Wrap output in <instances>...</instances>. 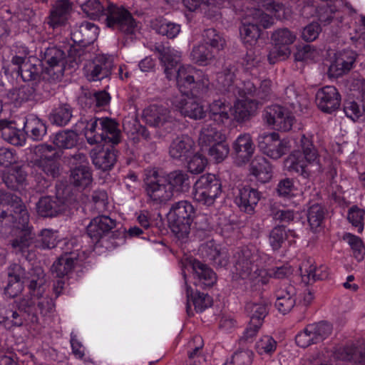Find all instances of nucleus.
<instances>
[{"label":"nucleus","instance_id":"f257e3e1","mask_svg":"<svg viewBox=\"0 0 365 365\" xmlns=\"http://www.w3.org/2000/svg\"><path fill=\"white\" fill-rule=\"evenodd\" d=\"M29 215L21 199L17 195L0 190V226L19 230L11 245L16 252H24L34 238L29 226Z\"/></svg>","mask_w":365,"mask_h":365},{"label":"nucleus","instance_id":"f03ea898","mask_svg":"<svg viewBox=\"0 0 365 365\" xmlns=\"http://www.w3.org/2000/svg\"><path fill=\"white\" fill-rule=\"evenodd\" d=\"M236 271L242 279L249 278L257 284H265L269 277L282 279L292 274L289 266L276 267L268 270L259 268L262 257L259 252L247 247H242L234 254Z\"/></svg>","mask_w":365,"mask_h":365},{"label":"nucleus","instance_id":"7ed1b4c3","mask_svg":"<svg viewBox=\"0 0 365 365\" xmlns=\"http://www.w3.org/2000/svg\"><path fill=\"white\" fill-rule=\"evenodd\" d=\"M242 91L237 95L234 105V117L238 122L245 121L254 115L259 104L270 100L273 96L272 83L264 79L259 83L257 79L243 81Z\"/></svg>","mask_w":365,"mask_h":365},{"label":"nucleus","instance_id":"20e7f679","mask_svg":"<svg viewBox=\"0 0 365 365\" xmlns=\"http://www.w3.org/2000/svg\"><path fill=\"white\" fill-rule=\"evenodd\" d=\"M286 165L289 172L304 178H308L312 172H322L321 156L314 145L312 135H302L299 150L287 158Z\"/></svg>","mask_w":365,"mask_h":365},{"label":"nucleus","instance_id":"39448f33","mask_svg":"<svg viewBox=\"0 0 365 365\" xmlns=\"http://www.w3.org/2000/svg\"><path fill=\"white\" fill-rule=\"evenodd\" d=\"M34 153L29 165L32 170L31 175L38 182L43 180L44 184H47L46 178L54 179L59 176L60 165L52 145L40 144L34 148Z\"/></svg>","mask_w":365,"mask_h":365},{"label":"nucleus","instance_id":"423d86ee","mask_svg":"<svg viewBox=\"0 0 365 365\" xmlns=\"http://www.w3.org/2000/svg\"><path fill=\"white\" fill-rule=\"evenodd\" d=\"M98 34V26L92 22L85 21L73 28L71 38L76 45L71 46L67 51L71 63L78 65L91 57L87 47L97 39Z\"/></svg>","mask_w":365,"mask_h":365},{"label":"nucleus","instance_id":"0eeeda50","mask_svg":"<svg viewBox=\"0 0 365 365\" xmlns=\"http://www.w3.org/2000/svg\"><path fill=\"white\" fill-rule=\"evenodd\" d=\"M195 215V208L187 200L174 203L168 215L169 227L179 239L187 237Z\"/></svg>","mask_w":365,"mask_h":365},{"label":"nucleus","instance_id":"6e6552de","mask_svg":"<svg viewBox=\"0 0 365 365\" xmlns=\"http://www.w3.org/2000/svg\"><path fill=\"white\" fill-rule=\"evenodd\" d=\"M143 187L148 201L153 205H165L174 196L165 175L155 169L146 170Z\"/></svg>","mask_w":365,"mask_h":365},{"label":"nucleus","instance_id":"1a4fd4ad","mask_svg":"<svg viewBox=\"0 0 365 365\" xmlns=\"http://www.w3.org/2000/svg\"><path fill=\"white\" fill-rule=\"evenodd\" d=\"M106 25L127 36H133L137 30V22L131 13L123 6L106 1L104 15Z\"/></svg>","mask_w":365,"mask_h":365},{"label":"nucleus","instance_id":"9d476101","mask_svg":"<svg viewBox=\"0 0 365 365\" xmlns=\"http://www.w3.org/2000/svg\"><path fill=\"white\" fill-rule=\"evenodd\" d=\"M66 53L56 46H49L43 51L42 65L43 80L51 81L61 78L64 72Z\"/></svg>","mask_w":365,"mask_h":365},{"label":"nucleus","instance_id":"9b49d317","mask_svg":"<svg viewBox=\"0 0 365 365\" xmlns=\"http://www.w3.org/2000/svg\"><path fill=\"white\" fill-rule=\"evenodd\" d=\"M222 192L220 180L213 174L201 175L194 184L193 198L195 201L210 206Z\"/></svg>","mask_w":365,"mask_h":365},{"label":"nucleus","instance_id":"f8f14e48","mask_svg":"<svg viewBox=\"0 0 365 365\" xmlns=\"http://www.w3.org/2000/svg\"><path fill=\"white\" fill-rule=\"evenodd\" d=\"M143 119L150 127L171 132L175 126V119L168 108L163 106L150 105L143 111Z\"/></svg>","mask_w":365,"mask_h":365},{"label":"nucleus","instance_id":"ddd939ff","mask_svg":"<svg viewBox=\"0 0 365 365\" xmlns=\"http://www.w3.org/2000/svg\"><path fill=\"white\" fill-rule=\"evenodd\" d=\"M31 296H26L19 302L20 311L26 313L29 322L31 323H38V315L46 316L51 313L54 308V302L49 297H38L34 294Z\"/></svg>","mask_w":365,"mask_h":365},{"label":"nucleus","instance_id":"4468645a","mask_svg":"<svg viewBox=\"0 0 365 365\" xmlns=\"http://www.w3.org/2000/svg\"><path fill=\"white\" fill-rule=\"evenodd\" d=\"M331 331L332 327L327 322H321L308 324L303 331L296 335L295 341L299 346L307 348L312 344L322 341L331 334Z\"/></svg>","mask_w":365,"mask_h":365},{"label":"nucleus","instance_id":"2eb2a0df","mask_svg":"<svg viewBox=\"0 0 365 365\" xmlns=\"http://www.w3.org/2000/svg\"><path fill=\"white\" fill-rule=\"evenodd\" d=\"M263 116L268 125H272L274 129L282 132L290 130L295 120V118L290 110L279 105L267 106L264 111Z\"/></svg>","mask_w":365,"mask_h":365},{"label":"nucleus","instance_id":"dca6fc26","mask_svg":"<svg viewBox=\"0 0 365 365\" xmlns=\"http://www.w3.org/2000/svg\"><path fill=\"white\" fill-rule=\"evenodd\" d=\"M113 66V59L111 56L99 54L86 64L85 75L90 81H101L110 76Z\"/></svg>","mask_w":365,"mask_h":365},{"label":"nucleus","instance_id":"f3484780","mask_svg":"<svg viewBox=\"0 0 365 365\" xmlns=\"http://www.w3.org/2000/svg\"><path fill=\"white\" fill-rule=\"evenodd\" d=\"M237 69L235 65H225L222 70L217 73V89L228 96L237 97V95L242 91V83L240 86L235 84L236 73Z\"/></svg>","mask_w":365,"mask_h":365},{"label":"nucleus","instance_id":"a211bd4d","mask_svg":"<svg viewBox=\"0 0 365 365\" xmlns=\"http://www.w3.org/2000/svg\"><path fill=\"white\" fill-rule=\"evenodd\" d=\"M172 104L185 117L197 120L205 116L203 106L188 93L175 96L172 100Z\"/></svg>","mask_w":365,"mask_h":365},{"label":"nucleus","instance_id":"6ab92c4d","mask_svg":"<svg viewBox=\"0 0 365 365\" xmlns=\"http://www.w3.org/2000/svg\"><path fill=\"white\" fill-rule=\"evenodd\" d=\"M72 9L71 0H56L46 18L47 24L53 29L65 26L71 17Z\"/></svg>","mask_w":365,"mask_h":365},{"label":"nucleus","instance_id":"aec40b11","mask_svg":"<svg viewBox=\"0 0 365 365\" xmlns=\"http://www.w3.org/2000/svg\"><path fill=\"white\" fill-rule=\"evenodd\" d=\"M260 198L261 194L257 189L245 186L237 189L234 202L241 212L252 215Z\"/></svg>","mask_w":365,"mask_h":365},{"label":"nucleus","instance_id":"412c9836","mask_svg":"<svg viewBox=\"0 0 365 365\" xmlns=\"http://www.w3.org/2000/svg\"><path fill=\"white\" fill-rule=\"evenodd\" d=\"M316 103L322 112L331 113L339 108L341 95L334 86H324L316 93Z\"/></svg>","mask_w":365,"mask_h":365},{"label":"nucleus","instance_id":"4be33fe9","mask_svg":"<svg viewBox=\"0 0 365 365\" xmlns=\"http://www.w3.org/2000/svg\"><path fill=\"white\" fill-rule=\"evenodd\" d=\"M155 51L159 53V59L164 68L166 78L173 80L177 65L181 61V53L170 46L159 45L155 47Z\"/></svg>","mask_w":365,"mask_h":365},{"label":"nucleus","instance_id":"5701e85b","mask_svg":"<svg viewBox=\"0 0 365 365\" xmlns=\"http://www.w3.org/2000/svg\"><path fill=\"white\" fill-rule=\"evenodd\" d=\"M116 222L106 215L94 217L87 226V235L94 243H98L101 239L108 235L115 227Z\"/></svg>","mask_w":365,"mask_h":365},{"label":"nucleus","instance_id":"b1692460","mask_svg":"<svg viewBox=\"0 0 365 365\" xmlns=\"http://www.w3.org/2000/svg\"><path fill=\"white\" fill-rule=\"evenodd\" d=\"M297 289L288 282L282 283L275 292L274 306L282 314L289 312L296 304Z\"/></svg>","mask_w":365,"mask_h":365},{"label":"nucleus","instance_id":"393cba45","mask_svg":"<svg viewBox=\"0 0 365 365\" xmlns=\"http://www.w3.org/2000/svg\"><path fill=\"white\" fill-rule=\"evenodd\" d=\"M8 283L4 292L9 297H16L23 289L24 280L26 278L25 269L19 264L14 263L7 268Z\"/></svg>","mask_w":365,"mask_h":365},{"label":"nucleus","instance_id":"a878e982","mask_svg":"<svg viewBox=\"0 0 365 365\" xmlns=\"http://www.w3.org/2000/svg\"><path fill=\"white\" fill-rule=\"evenodd\" d=\"M232 148L235 163L239 165L248 163L255 150L252 139L247 133L239 135L233 143Z\"/></svg>","mask_w":365,"mask_h":365},{"label":"nucleus","instance_id":"bb28decb","mask_svg":"<svg viewBox=\"0 0 365 365\" xmlns=\"http://www.w3.org/2000/svg\"><path fill=\"white\" fill-rule=\"evenodd\" d=\"M100 118L87 119L81 118L75 125V130L83 133L89 145H96L103 142L101 134H96V130H100Z\"/></svg>","mask_w":365,"mask_h":365},{"label":"nucleus","instance_id":"cd10ccee","mask_svg":"<svg viewBox=\"0 0 365 365\" xmlns=\"http://www.w3.org/2000/svg\"><path fill=\"white\" fill-rule=\"evenodd\" d=\"M165 177L173 195L184 194L190 191L192 180L187 171L175 170L166 174Z\"/></svg>","mask_w":365,"mask_h":365},{"label":"nucleus","instance_id":"c85d7f7f","mask_svg":"<svg viewBox=\"0 0 365 365\" xmlns=\"http://www.w3.org/2000/svg\"><path fill=\"white\" fill-rule=\"evenodd\" d=\"M197 73H200V69L191 65L180 66L175 71L174 79L176 81L180 94L189 93L193 82H195V78H197Z\"/></svg>","mask_w":365,"mask_h":365},{"label":"nucleus","instance_id":"c756f323","mask_svg":"<svg viewBox=\"0 0 365 365\" xmlns=\"http://www.w3.org/2000/svg\"><path fill=\"white\" fill-rule=\"evenodd\" d=\"M195 284L202 289L212 287L217 282V275L207 264L199 260L192 262Z\"/></svg>","mask_w":365,"mask_h":365},{"label":"nucleus","instance_id":"7c9ffc66","mask_svg":"<svg viewBox=\"0 0 365 365\" xmlns=\"http://www.w3.org/2000/svg\"><path fill=\"white\" fill-rule=\"evenodd\" d=\"M194 146V141L188 135L177 136L170 143V156L177 160L187 159L193 153Z\"/></svg>","mask_w":365,"mask_h":365},{"label":"nucleus","instance_id":"2f4dec72","mask_svg":"<svg viewBox=\"0 0 365 365\" xmlns=\"http://www.w3.org/2000/svg\"><path fill=\"white\" fill-rule=\"evenodd\" d=\"M356 61L355 53L350 50L337 54L334 61L330 65L329 72L334 78H338L349 71Z\"/></svg>","mask_w":365,"mask_h":365},{"label":"nucleus","instance_id":"473e14b6","mask_svg":"<svg viewBox=\"0 0 365 365\" xmlns=\"http://www.w3.org/2000/svg\"><path fill=\"white\" fill-rule=\"evenodd\" d=\"M66 207L62 200L49 196L41 197L36 204L38 214L43 217H55L63 212Z\"/></svg>","mask_w":365,"mask_h":365},{"label":"nucleus","instance_id":"72a5a7b5","mask_svg":"<svg viewBox=\"0 0 365 365\" xmlns=\"http://www.w3.org/2000/svg\"><path fill=\"white\" fill-rule=\"evenodd\" d=\"M23 130L28 138L34 141H39L46 135L47 127L41 119L34 114H30L26 117Z\"/></svg>","mask_w":365,"mask_h":365},{"label":"nucleus","instance_id":"f704fd0d","mask_svg":"<svg viewBox=\"0 0 365 365\" xmlns=\"http://www.w3.org/2000/svg\"><path fill=\"white\" fill-rule=\"evenodd\" d=\"M100 130L103 142L117 145L121 140V132L119 124L109 118H100Z\"/></svg>","mask_w":365,"mask_h":365},{"label":"nucleus","instance_id":"c9c22d12","mask_svg":"<svg viewBox=\"0 0 365 365\" xmlns=\"http://www.w3.org/2000/svg\"><path fill=\"white\" fill-rule=\"evenodd\" d=\"M92 162L98 169L102 170H110L116 161V153L113 146L103 148L98 152L91 154Z\"/></svg>","mask_w":365,"mask_h":365},{"label":"nucleus","instance_id":"e433bc0d","mask_svg":"<svg viewBox=\"0 0 365 365\" xmlns=\"http://www.w3.org/2000/svg\"><path fill=\"white\" fill-rule=\"evenodd\" d=\"M245 312L250 319V322L263 324L264 319L268 314V304L263 298L250 301L245 304Z\"/></svg>","mask_w":365,"mask_h":365},{"label":"nucleus","instance_id":"4c0bfd02","mask_svg":"<svg viewBox=\"0 0 365 365\" xmlns=\"http://www.w3.org/2000/svg\"><path fill=\"white\" fill-rule=\"evenodd\" d=\"M251 173L261 182H269L272 177V168L270 163L263 156L256 157L250 165Z\"/></svg>","mask_w":365,"mask_h":365},{"label":"nucleus","instance_id":"58836bf2","mask_svg":"<svg viewBox=\"0 0 365 365\" xmlns=\"http://www.w3.org/2000/svg\"><path fill=\"white\" fill-rule=\"evenodd\" d=\"M25 321H29V319L26 313L20 311L19 307L18 310L5 309L0 313V324L7 329L14 327H20Z\"/></svg>","mask_w":365,"mask_h":365},{"label":"nucleus","instance_id":"ea45409f","mask_svg":"<svg viewBox=\"0 0 365 365\" xmlns=\"http://www.w3.org/2000/svg\"><path fill=\"white\" fill-rule=\"evenodd\" d=\"M186 285V295L187 299V304L186 305V311L187 314L192 315V312L191 310L190 305L189 304V301L191 299L193 305L195 306V309L197 312H202L207 307H210L212 303V298L207 294L203 292H197L194 296H192V290L190 287L187 286V282H185Z\"/></svg>","mask_w":365,"mask_h":365},{"label":"nucleus","instance_id":"a19ab883","mask_svg":"<svg viewBox=\"0 0 365 365\" xmlns=\"http://www.w3.org/2000/svg\"><path fill=\"white\" fill-rule=\"evenodd\" d=\"M35 63L28 60L27 63H23L21 67L18 68L19 73L24 81H38L43 80V68L41 61L35 60Z\"/></svg>","mask_w":365,"mask_h":365},{"label":"nucleus","instance_id":"79ce46f5","mask_svg":"<svg viewBox=\"0 0 365 365\" xmlns=\"http://www.w3.org/2000/svg\"><path fill=\"white\" fill-rule=\"evenodd\" d=\"M73 117V108L67 103H61L50 113V120L53 124L65 126Z\"/></svg>","mask_w":365,"mask_h":365},{"label":"nucleus","instance_id":"37998d69","mask_svg":"<svg viewBox=\"0 0 365 365\" xmlns=\"http://www.w3.org/2000/svg\"><path fill=\"white\" fill-rule=\"evenodd\" d=\"M27 172L23 166H14L4 175V182L11 190H18L20 186L26 185Z\"/></svg>","mask_w":365,"mask_h":365},{"label":"nucleus","instance_id":"c03bdc74","mask_svg":"<svg viewBox=\"0 0 365 365\" xmlns=\"http://www.w3.org/2000/svg\"><path fill=\"white\" fill-rule=\"evenodd\" d=\"M230 106L225 101L215 100L209 106V115L211 120L218 125L225 124L229 120Z\"/></svg>","mask_w":365,"mask_h":365},{"label":"nucleus","instance_id":"a18cd8bd","mask_svg":"<svg viewBox=\"0 0 365 365\" xmlns=\"http://www.w3.org/2000/svg\"><path fill=\"white\" fill-rule=\"evenodd\" d=\"M202 42L217 55L226 45L223 36L215 29H207L203 31Z\"/></svg>","mask_w":365,"mask_h":365},{"label":"nucleus","instance_id":"49530a36","mask_svg":"<svg viewBox=\"0 0 365 365\" xmlns=\"http://www.w3.org/2000/svg\"><path fill=\"white\" fill-rule=\"evenodd\" d=\"M225 138L224 135L215 127L205 124L200 131L198 142L202 150Z\"/></svg>","mask_w":365,"mask_h":365},{"label":"nucleus","instance_id":"de8ad7c7","mask_svg":"<svg viewBox=\"0 0 365 365\" xmlns=\"http://www.w3.org/2000/svg\"><path fill=\"white\" fill-rule=\"evenodd\" d=\"M217 54L202 42L193 46L190 53L192 61L199 66H207L214 60Z\"/></svg>","mask_w":365,"mask_h":365},{"label":"nucleus","instance_id":"09e8293b","mask_svg":"<svg viewBox=\"0 0 365 365\" xmlns=\"http://www.w3.org/2000/svg\"><path fill=\"white\" fill-rule=\"evenodd\" d=\"M289 236L296 237L297 235L294 230H289L287 231L282 225L275 226L269 232V245L274 250H278Z\"/></svg>","mask_w":365,"mask_h":365},{"label":"nucleus","instance_id":"8fccbe9b","mask_svg":"<svg viewBox=\"0 0 365 365\" xmlns=\"http://www.w3.org/2000/svg\"><path fill=\"white\" fill-rule=\"evenodd\" d=\"M34 93L35 88L34 86L26 84L19 88L9 90L6 93V97L11 103L19 104L31 99Z\"/></svg>","mask_w":365,"mask_h":365},{"label":"nucleus","instance_id":"3c124183","mask_svg":"<svg viewBox=\"0 0 365 365\" xmlns=\"http://www.w3.org/2000/svg\"><path fill=\"white\" fill-rule=\"evenodd\" d=\"M92 180L91 171L87 166L81 165L71 170V180L76 187L85 188L91 183Z\"/></svg>","mask_w":365,"mask_h":365},{"label":"nucleus","instance_id":"603ef678","mask_svg":"<svg viewBox=\"0 0 365 365\" xmlns=\"http://www.w3.org/2000/svg\"><path fill=\"white\" fill-rule=\"evenodd\" d=\"M204 346L203 339L200 336H195L187 343V356L190 362L202 364L205 361V356L202 354Z\"/></svg>","mask_w":365,"mask_h":365},{"label":"nucleus","instance_id":"864d4df0","mask_svg":"<svg viewBox=\"0 0 365 365\" xmlns=\"http://www.w3.org/2000/svg\"><path fill=\"white\" fill-rule=\"evenodd\" d=\"M153 28L158 34L165 36L168 38H175L180 31V26L179 24L163 19H156L153 23Z\"/></svg>","mask_w":365,"mask_h":365},{"label":"nucleus","instance_id":"5fc2aeb1","mask_svg":"<svg viewBox=\"0 0 365 365\" xmlns=\"http://www.w3.org/2000/svg\"><path fill=\"white\" fill-rule=\"evenodd\" d=\"M326 213V209L320 204L316 203L309 207L307 220L313 231H317L322 227Z\"/></svg>","mask_w":365,"mask_h":365},{"label":"nucleus","instance_id":"6e6d98bb","mask_svg":"<svg viewBox=\"0 0 365 365\" xmlns=\"http://www.w3.org/2000/svg\"><path fill=\"white\" fill-rule=\"evenodd\" d=\"M74 264V259L66 253L53 263L52 272L58 278L63 277L73 270Z\"/></svg>","mask_w":365,"mask_h":365},{"label":"nucleus","instance_id":"4d7b16f0","mask_svg":"<svg viewBox=\"0 0 365 365\" xmlns=\"http://www.w3.org/2000/svg\"><path fill=\"white\" fill-rule=\"evenodd\" d=\"M78 134L76 131L64 130L57 133L53 139V144L59 148L69 149L77 144Z\"/></svg>","mask_w":365,"mask_h":365},{"label":"nucleus","instance_id":"13d9d810","mask_svg":"<svg viewBox=\"0 0 365 365\" xmlns=\"http://www.w3.org/2000/svg\"><path fill=\"white\" fill-rule=\"evenodd\" d=\"M307 264H303L302 267H300L301 274L303 280L310 283L311 282H316L317 280H323L328 276L327 272V268L325 267H316L314 265H310L309 268H307Z\"/></svg>","mask_w":365,"mask_h":365},{"label":"nucleus","instance_id":"bf43d9fd","mask_svg":"<svg viewBox=\"0 0 365 365\" xmlns=\"http://www.w3.org/2000/svg\"><path fill=\"white\" fill-rule=\"evenodd\" d=\"M206 252V257L211 261L215 266L225 267L229 263V257L225 251L218 250L214 245H206L203 247Z\"/></svg>","mask_w":365,"mask_h":365},{"label":"nucleus","instance_id":"052dcab7","mask_svg":"<svg viewBox=\"0 0 365 365\" xmlns=\"http://www.w3.org/2000/svg\"><path fill=\"white\" fill-rule=\"evenodd\" d=\"M240 34L244 44L252 46L260 36V29L255 24L243 23L240 29Z\"/></svg>","mask_w":365,"mask_h":365},{"label":"nucleus","instance_id":"680f3d73","mask_svg":"<svg viewBox=\"0 0 365 365\" xmlns=\"http://www.w3.org/2000/svg\"><path fill=\"white\" fill-rule=\"evenodd\" d=\"M343 238L350 246L354 257L358 262H361L364 259L365 255V246L362 240L359 237L351 233H346Z\"/></svg>","mask_w":365,"mask_h":365},{"label":"nucleus","instance_id":"e2e57ef3","mask_svg":"<svg viewBox=\"0 0 365 365\" xmlns=\"http://www.w3.org/2000/svg\"><path fill=\"white\" fill-rule=\"evenodd\" d=\"M343 360L353 362L354 365H365V347L358 350L354 346H345L341 354Z\"/></svg>","mask_w":365,"mask_h":365},{"label":"nucleus","instance_id":"0e129e2a","mask_svg":"<svg viewBox=\"0 0 365 365\" xmlns=\"http://www.w3.org/2000/svg\"><path fill=\"white\" fill-rule=\"evenodd\" d=\"M9 124L3 130L2 138L9 143L15 146H22L26 143L25 133Z\"/></svg>","mask_w":365,"mask_h":365},{"label":"nucleus","instance_id":"69168bd1","mask_svg":"<svg viewBox=\"0 0 365 365\" xmlns=\"http://www.w3.org/2000/svg\"><path fill=\"white\" fill-rule=\"evenodd\" d=\"M29 48L23 44L16 43L11 47V62L13 65L21 67L24 63H27L29 60L28 56H29Z\"/></svg>","mask_w":365,"mask_h":365},{"label":"nucleus","instance_id":"338daca9","mask_svg":"<svg viewBox=\"0 0 365 365\" xmlns=\"http://www.w3.org/2000/svg\"><path fill=\"white\" fill-rule=\"evenodd\" d=\"M296 39V36L287 29H280L275 31L272 35L274 43L282 47L289 48Z\"/></svg>","mask_w":365,"mask_h":365},{"label":"nucleus","instance_id":"774afa93","mask_svg":"<svg viewBox=\"0 0 365 365\" xmlns=\"http://www.w3.org/2000/svg\"><path fill=\"white\" fill-rule=\"evenodd\" d=\"M106 1L89 0L83 5V11L92 19H98L106 14Z\"/></svg>","mask_w":365,"mask_h":365}]
</instances>
